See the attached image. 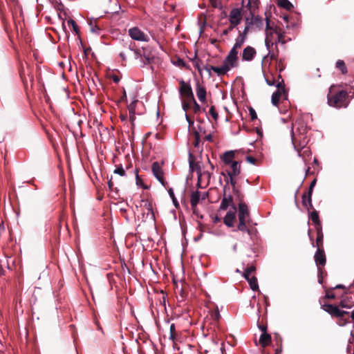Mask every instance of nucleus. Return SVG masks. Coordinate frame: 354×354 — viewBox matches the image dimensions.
Returning <instances> with one entry per match:
<instances>
[{
    "mask_svg": "<svg viewBox=\"0 0 354 354\" xmlns=\"http://www.w3.org/2000/svg\"><path fill=\"white\" fill-rule=\"evenodd\" d=\"M342 84H333L330 86L327 95L329 106L340 109L347 107L349 103L348 93L345 90H339Z\"/></svg>",
    "mask_w": 354,
    "mask_h": 354,
    "instance_id": "1",
    "label": "nucleus"
},
{
    "mask_svg": "<svg viewBox=\"0 0 354 354\" xmlns=\"http://www.w3.org/2000/svg\"><path fill=\"white\" fill-rule=\"evenodd\" d=\"M324 310L330 314L332 317L337 319V324L340 326H344L349 321V313L340 310L338 306L333 304H324L322 306Z\"/></svg>",
    "mask_w": 354,
    "mask_h": 354,
    "instance_id": "2",
    "label": "nucleus"
},
{
    "mask_svg": "<svg viewBox=\"0 0 354 354\" xmlns=\"http://www.w3.org/2000/svg\"><path fill=\"white\" fill-rule=\"evenodd\" d=\"M238 53L239 51L230 50L228 55L225 58L223 64L225 67H227V71L239 66Z\"/></svg>",
    "mask_w": 354,
    "mask_h": 354,
    "instance_id": "3",
    "label": "nucleus"
},
{
    "mask_svg": "<svg viewBox=\"0 0 354 354\" xmlns=\"http://www.w3.org/2000/svg\"><path fill=\"white\" fill-rule=\"evenodd\" d=\"M179 93L183 99H187L189 101H194V96L192 88L189 84L186 83L184 80H180Z\"/></svg>",
    "mask_w": 354,
    "mask_h": 354,
    "instance_id": "4",
    "label": "nucleus"
},
{
    "mask_svg": "<svg viewBox=\"0 0 354 354\" xmlns=\"http://www.w3.org/2000/svg\"><path fill=\"white\" fill-rule=\"evenodd\" d=\"M292 142L296 150L299 148L306 147L308 142L306 134L297 135L294 130H292Z\"/></svg>",
    "mask_w": 354,
    "mask_h": 354,
    "instance_id": "5",
    "label": "nucleus"
},
{
    "mask_svg": "<svg viewBox=\"0 0 354 354\" xmlns=\"http://www.w3.org/2000/svg\"><path fill=\"white\" fill-rule=\"evenodd\" d=\"M265 44L269 50L268 56L271 60H277L279 56V49L277 45V41H273L272 39H265Z\"/></svg>",
    "mask_w": 354,
    "mask_h": 354,
    "instance_id": "6",
    "label": "nucleus"
},
{
    "mask_svg": "<svg viewBox=\"0 0 354 354\" xmlns=\"http://www.w3.org/2000/svg\"><path fill=\"white\" fill-rule=\"evenodd\" d=\"M151 169L157 180L162 184V186L167 188L168 187V183L164 179L163 171L158 162H154L152 164Z\"/></svg>",
    "mask_w": 354,
    "mask_h": 354,
    "instance_id": "7",
    "label": "nucleus"
},
{
    "mask_svg": "<svg viewBox=\"0 0 354 354\" xmlns=\"http://www.w3.org/2000/svg\"><path fill=\"white\" fill-rule=\"evenodd\" d=\"M238 217L239 221L248 222V224L250 222V216L248 206L243 201H241L239 204Z\"/></svg>",
    "mask_w": 354,
    "mask_h": 354,
    "instance_id": "8",
    "label": "nucleus"
},
{
    "mask_svg": "<svg viewBox=\"0 0 354 354\" xmlns=\"http://www.w3.org/2000/svg\"><path fill=\"white\" fill-rule=\"evenodd\" d=\"M131 39L140 41H148L149 37L141 31L138 27H133L128 30Z\"/></svg>",
    "mask_w": 354,
    "mask_h": 354,
    "instance_id": "9",
    "label": "nucleus"
},
{
    "mask_svg": "<svg viewBox=\"0 0 354 354\" xmlns=\"http://www.w3.org/2000/svg\"><path fill=\"white\" fill-rule=\"evenodd\" d=\"M229 189L227 185H225L223 187L224 194L223 198L222 199L220 209L226 210L229 206H232L233 209L236 211V208L233 203V198L231 195H226V189Z\"/></svg>",
    "mask_w": 354,
    "mask_h": 354,
    "instance_id": "10",
    "label": "nucleus"
},
{
    "mask_svg": "<svg viewBox=\"0 0 354 354\" xmlns=\"http://www.w3.org/2000/svg\"><path fill=\"white\" fill-rule=\"evenodd\" d=\"M189 169L192 171H196L198 175V185L201 183V178L202 177V173L201 169V166L199 162H195V157L192 153H189Z\"/></svg>",
    "mask_w": 354,
    "mask_h": 354,
    "instance_id": "11",
    "label": "nucleus"
},
{
    "mask_svg": "<svg viewBox=\"0 0 354 354\" xmlns=\"http://www.w3.org/2000/svg\"><path fill=\"white\" fill-rule=\"evenodd\" d=\"M243 18L242 10L241 8H233L229 15L230 23L238 26Z\"/></svg>",
    "mask_w": 354,
    "mask_h": 354,
    "instance_id": "12",
    "label": "nucleus"
},
{
    "mask_svg": "<svg viewBox=\"0 0 354 354\" xmlns=\"http://www.w3.org/2000/svg\"><path fill=\"white\" fill-rule=\"evenodd\" d=\"M314 259L317 266L324 267L326 265V258L324 248L317 250Z\"/></svg>",
    "mask_w": 354,
    "mask_h": 354,
    "instance_id": "13",
    "label": "nucleus"
},
{
    "mask_svg": "<svg viewBox=\"0 0 354 354\" xmlns=\"http://www.w3.org/2000/svg\"><path fill=\"white\" fill-rule=\"evenodd\" d=\"M257 54L256 50L250 46H248L243 49V53H242V59L243 61H252L254 56Z\"/></svg>",
    "mask_w": 354,
    "mask_h": 354,
    "instance_id": "14",
    "label": "nucleus"
},
{
    "mask_svg": "<svg viewBox=\"0 0 354 354\" xmlns=\"http://www.w3.org/2000/svg\"><path fill=\"white\" fill-rule=\"evenodd\" d=\"M292 130L297 135H302L307 133V126L301 121H296L293 125Z\"/></svg>",
    "mask_w": 354,
    "mask_h": 354,
    "instance_id": "15",
    "label": "nucleus"
},
{
    "mask_svg": "<svg viewBox=\"0 0 354 354\" xmlns=\"http://www.w3.org/2000/svg\"><path fill=\"white\" fill-rule=\"evenodd\" d=\"M196 95L198 98V100L201 102H206V88L201 86L198 82L196 84Z\"/></svg>",
    "mask_w": 354,
    "mask_h": 354,
    "instance_id": "16",
    "label": "nucleus"
},
{
    "mask_svg": "<svg viewBox=\"0 0 354 354\" xmlns=\"http://www.w3.org/2000/svg\"><path fill=\"white\" fill-rule=\"evenodd\" d=\"M266 38L272 39L273 34L274 33L277 34V32H278L277 28H273L272 26H271L270 20L268 17H266Z\"/></svg>",
    "mask_w": 354,
    "mask_h": 354,
    "instance_id": "17",
    "label": "nucleus"
},
{
    "mask_svg": "<svg viewBox=\"0 0 354 354\" xmlns=\"http://www.w3.org/2000/svg\"><path fill=\"white\" fill-rule=\"evenodd\" d=\"M236 211H229L224 217L223 222L227 227H233L236 218Z\"/></svg>",
    "mask_w": 354,
    "mask_h": 354,
    "instance_id": "18",
    "label": "nucleus"
},
{
    "mask_svg": "<svg viewBox=\"0 0 354 354\" xmlns=\"http://www.w3.org/2000/svg\"><path fill=\"white\" fill-rule=\"evenodd\" d=\"M200 201V192L198 191L193 192L191 194L190 204L194 214L196 213V206Z\"/></svg>",
    "mask_w": 354,
    "mask_h": 354,
    "instance_id": "19",
    "label": "nucleus"
},
{
    "mask_svg": "<svg viewBox=\"0 0 354 354\" xmlns=\"http://www.w3.org/2000/svg\"><path fill=\"white\" fill-rule=\"evenodd\" d=\"M231 166V171H227V175L228 176H237L241 173V162L239 161H234L230 165Z\"/></svg>",
    "mask_w": 354,
    "mask_h": 354,
    "instance_id": "20",
    "label": "nucleus"
},
{
    "mask_svg": "<svg viewBox=\"0 0 354 354\" xmlns=\"http://www.w3.org/2000/svg\"><path fill=\"white\" fill-rule=\"evenodd\" d=\"M144 203L143 207L148 211L147 215H150L151 219H155V214L153 210V202L151 200L147 198L146 200H142Z\"/></svg>",
    "mask_w": 354,
    "mask_h": 354,
    "instance_id": "21",
    "label": "nucleus"
},
{
    "mask_svg": "<svg viewBox=\"0 0 354 354\" xmlns=\"http://www.w3.org/2000/svg\"><path fill=\"white\" fill-rule=\"evenodd\" d=\"M272 337L271 335L268 333H262L259 338V344L265 348L267 346L270 345L271 343Z\"/></svg>",
    "mask_w": 354,
    "mask_h": 354,
    "instance_id": "22",
    "label": "nucleus"
},
{
    "mask_svg": "<svg viewBox=\"0 0 354 354\" xmlns=\"http://www.w3.org/2000/svg\"><path fill=\"white\" fill-rule=\"evenodd\" d=\"M309 217L315 225V229H319V227H322L321 221L319 220L318 212L314 209L309 214Z\"/></svg>",
    "mask_w": 354,
    "mask_h": 354,
    "instance_id": "23",
    "label": "nucleus"
},
{
    "mask_svg": "<svg viewBox=\"0 0 354 354\" xmlns=\"http://www.w3.org/2000/svg\"><path fill=\"white\" fill-rule=\"evenodd\" d=\"M316 231L317 235L316 239L317 249L324 248V234L322 227H319V229H317Z\"/></svg>",
    "mask_w": 354,
    "mask_h": 354,
    "instance_id": "24",
    "label": "nucleus"
},
{
    "mask_svg": "<svg viewBox=\"0 0 354 354\" xmlns=\"http://www.w3.org/2000/svg\"><path fill=\"white\" fill-rule=\"evenodd\" d=\"M235 158V152L233 151H228L224 153L223 156V160L225 165H231Z\"/></svg>",
    "mask_w": 354,
    "mask_h": 354,
    "instance_id": "25",
    "label": "nucleus"
},
{
    "mask_svg": "<svg viewBox=\"0 0 354 354\" xmlns=\"http://www.w3.org/2000/svg\"><path fill=\"white\" fill-rule=\"evenodd\" d=\"M142 59L144 64H150L154 62L155 57L143 48Z\"/></svg>",
    "mask_w": 354,
    "mask_h": 354,
    "instance_id": "26",
    "label": "nucleus"
},
{
    "mask_svg": "<svg viewBox=\"0 0 354 354\" xmlns=\"http://www.w3.org/2000/svg\"><path fill=\"white\" fill-rule=\"evenodd\" d=\"M210 69H212L214 72H215L218 76H223L225 74H227V67H225L223 64L221 67L218 66H210Z\"/></svg>",
    "mask_w": 354,
    "mask_h": 354,
    "instance_id": "27",
    "label": "nucleus"
},
{
    "mask_svg": "<svg viewBox=\"0 0 354 354\" xmlns=\"http://www.w3.org/2000/svg\"><path fill=\"white\" fill-rule=\"evenodd\" d=\"M246 39L243 37L238 35L235 40V44H234L233 47L231 50H234L235 51H238L239 48L242 47L243 44L245 43Z\"/></svg>",
    "mask_w": 354,
    "mask_h": 354,
    "instance_id": "28",
    "label": "nucleus"
},
{
    "mask_svg": "<svg viewBox=\"0 0 354 354\" xmlns=\"http://www.w3.org/2000/svg\"><path fill=\"white\" fill-rule=\"evenodd\" d=\"M299 156L302 157L304 161L306 160V158L309 157L311 155V152L308 147H303L302 148H299V150H297Z\"/></svg>",
    "mask_w": 354,
    "mask_h": 354,
    "instance_id": "29",
    "label": "nucleus"
},
{
    "mask_svg": "<svg viewBox=\"0 0 354 354\" xmlns=\"http://www.w3.org/2000/svg\"><path fill=\"white\" fill-rule=\"evenodd\" d=\"M248 24L250 25L254 24L258 28H261L263 26V21L262 17L259 16H253L252 21L250 22L248 21Z\"/></svg>",
    "mask_w": 354,
    "mask_h": 354,
    "instance_id": "30",
    "label": "nucleus"
},
{
    "mask_svg": "<svg viewBox=\"0 0 354 354\" xmlns=\"http://www.w3.org/2000/svg\"><path fill=\"white\" fill-rule=\"evenodd\" d=\"M245 279L249 283L250 288L252 290H257L259 289L257 279L255 276H252L251 277L245 278Z\"/></svg>",
    "mask_w": 354,
    "mask_h": 354,
    "instance_id": "31",
    "label": "nucleus"
},
{
    "mask_svg": "<svg viewBox=\"0 0 354 354\" xmlns=\"http://www.w3.org/2000/svg\"><path fill=\"white\" fill-rule=\"evenodd\" d=\"M301 199L302 205L308 210L309 214L310 210L313 211L315 209L312 204V200L308 202V200L306 199V195L302 196Z\"/></svg>",
    "mask_w": 354,
    "mask_h": 354,
    "instance_id": "32",
    "label": "nucleus"
},
{
    "mask_svg": "<svg viewBox=\"0 0 354 354\" xmlns=\"http://www.w3.org/2000/svg\"><path fill=\"white\" fill-rule=\"evenodd\" d=\"M335 66L341 71L343 75H345L348 73L347 67L343 60L338 59L336 62Z\"/></svg>",
    "mask_w": 354,
    "mask_h": 354,
    "instance_id": "33",
    "label": "nucleus"
},
{
    "mask_svg": "<svg viewBox=\"0 0 354 354\" xmlns=\"http://www.w3.org/2000/svg\"><path fill=\"white\" fill-rule=\"evenodd\" d=\"M278 78L279 79L277 81V84L276 85V86L277 88V91H280L281 93H283V95H286V91L285 89V84H284L283 80L281 78V76L280 75L278 76Z\"/></svg>",
    "mask_w": 354,
    "mask_h": 354,
    "instance_id": "34",
    "label": "nucleus"
},
{
    "mask_svg": "<svg viewBox=\"0 0 354 354\" xmlns=\"http://www.w3.org/2000/svg\"><path fill=\"white\" fill-rule=\"evenodd\" d=\"M282 95H283V93H281L280 91H276L274 93H273L272 95V103L274 106H278Z\"/></svg>",
    "mask_w": 354,
    "mask_h": 354,
    "instance_id": "35",
    "label": "nucleus"
},
{
    "mask_svg": "<svg viewBox=\"0 0 354 354\" xmlns=\"http://www.w3.org/2000/svg\"><path fill=\"white\" fill-rule=\"evenodd\" d=\"M210 317L212 319V321L214 322V324H216L218 322V321L221 318V315H220L218 308H216V309H215L211 312Z\"/></svg>",
    "mask_w": 354,
    "mask_h": 354,
    "instance_id": "36",
    "label": "nucleus"
},
{
    "mask_svg": "<svg viewBox=\"0 0 354 354\" xmlns=\"http://www.w3.org/2000/svg\"><path fill=\"white\" fill-rule=\"evenodd\" d=\"M248 222H243V221H239L238 230L241 232H247L248 234H251L252 231L247 227Z\"/></svg>",
    "mask_w": 354,
    "mask_h": 354,
    "instance_id": "37",
    "label": "nucleus"
},
{
    "mask_svg": "<svg viewBox=\"0 0 354 354\" xmlns=\"http://www.w3.org/2000/svg\"><path fill=\"white\" fill-rule=\"evenodd\" d=\"M279 6L287 10H290L293 8L292 4L288 0H279Z\"/></svg>",
    "mask_w": 354,
    "mask_h": 354,
    "instance_id": "38",
    "label": "nucleus"
},
{
    "mask_svg": "<svg viewBox=\"0 0 354 354\" xmlns=\"http://www.w3.org/2000/svg\"><path fill=\"white\" fill-rule=\"evenodd\" d=\"M135 46H136L135 43L131 41L129 45V49L131 50H133L134 51L135 58L136 59H138V58H142V54H141V53L140 52L139 50L135 49L134 48Z\"/></svg>",
    "mask_w": 354,
    "mask_h": 354,
    "instance_id": "39",
    "label": "nucleus"
},
{
    "mask_svg": "<svg viewBox=\"0 0 354 354\" xmlns=\"http://www.w3.org/2000/svg\"><path fill=\"white\" fill-rule=\"evenodd\" d=\"M347 291H344L342 297L345 299L346 304L350 306V308L354 306V301L353 300V297L351 296H348Z\"/></svg>",
    "mask_w": 354,
    "mask_h": 354,
    "instance_id": "40",
    "label": "nucleus"
},
{
    "mask_svg": "<svg viewBox=\"0 0 354 354\" xmlns=\"http://www.w3.org/2000/svg\"><path fill=\"white\" fill-rule=\"evenodd\" d=\"M255 270H256V267L253 265L248 267L244 272L243 277L245 278L251 277L252 276V274L253 272H254Z\"/></svg>",
    "mask_w": 354,
    "mask_h": 354,
    "instance_id": "41",
    "label": "nucleus"
},
{
    "mask_svg": "<svg viewBox=\"0 0 354 354\" xmlns=\"http://www.w3.org/2000/svg\"><path fill=\"white\" fill-rule=\"evenodd\" d=\"M248 20H249V19L247 18L246 19V25H245L244 30L242 32L239 31V36L243 37L245 39H247V36H248V32L250 30V24H248Z\"/></svg>",
    "mask_w": 354,
    "mask_h": 354,
    "instance_id": "42",
    "label": "nucleus"
},
{
    "mask_svg": "<svg viewBox=\"0 0 354 354\" xmlns=\"http://www.w3.org/2000/svg\"><path fill=\"white\" fill-rule=\"evenodd\" d=\"M193 105V102L189 101L187 99H183L182 107L185 111H187Z\"/></svg>",
    "mask_w": 354,
    "mask_h": 354,
    "instance_id": "43",
    "label": "nucleus"
},
{
    "mask_svg": "<svg viewBox=\"0 0 354 354\" xmlns=\"http://www.w3.org/2000/svg\"><path fill=\"white\" fill-rule=\"evenodd\" d=\"M168 193H169V196L172 199V201H173V203L174 205V206L176 207V208H178L179 207V203L177 201V199L175 197V195H174V191L171 188H169L168 189Z\"/></svg>",
    "mask_w": 354,
    "mask_h": 354,
    "instance_id": "44",
    "label": "nucleus"
},
{
    "mask_svg": "<svg viewBox=\"0 0 354 354\" xmlns=\"http://www.w3.org/2000/svg\"><path fill=\"white\" fill-rule=\"evenodd\" d=\"M169 339L171 340H172L173 342H174L175 339H176V327H175V324H171L170 325V328H169Z\"/></svg>",
    "mask_w": 354,
    "mask_h": 354,
    "instance_id": "45",
    "label": "nucleus"
},
{
    "mask_svg": "<svg viewBox=\"0 0 354 354\" xmlns=\"http://www.w3.org/2000/svg\"><path fill=\"white\" fill-rule=\"evenodd\" d=\"M192 62L194 64V66L197 68L198 73L200 75L202 73V68L201 67V61L196 56L193 59Z\"/></svg>",
    "mask_w": 354,
    "mask_h": 354,
    "instance_id": "46",
    "label": "nucleus"
},
{
    "mask_svg": "<svg viewBox=\"0 0 354 354\" xmlns=\"http://www.w3.org/2000/svg\"><path fill=\"white\" fill-rule=\"evenodd\" d=\"M274 340L276 342V345L278 348H282V338L278 333L274 334Z\"/></svg>",
    "mask_w": 354,
    "mask_h": 354,
    "instance_id": "47",
    "label": "nucleus"
},
{
    "mask_svg": "<svg viewBox=\"0 0 354 354\" xmlns=\"http://www.w3.org/2000/svg\"><path fill=\"white\" fill-rule=\"evenodd\" d=\"M277 39L275 41H277V44L280 43L281 44H285L286 43V40L284 39V32H277Z\"/></svg>",
    "mask_w": 354,
    "mask_h": 354,
    "instance_id": "48",
    "label": "nucleus"
},
{
    "mask_svg": "<svg viewBox=\"0 0 354 354\" xmlns=\"http://www.w3.org/2000/svg\"><path fill=\"white\" fill-rule=\"evenodd\" d=\"M209 114L212 115V117L214 118L215 121H216L218 118V113L216 111V109L214 106H212L209 111Z\"/></svg>",
    "mask_w": 354,
    "mask_h": 354,
    "instance_id": "49",
    "label": "nucleus"
},
{
    "mask_svg": "<svg viewBox=\"0 0 354 354\" xmlns=\"http://www.w3.org/2000/svg\"><path fill=\"white\" fill-rule=\"evenodd\" d=\"M68 25H71L73 29V31L76 34H79V28L76 22L73 19H69L68 20Z\"/></svg>",
    "mask_w": 354,
    "mask_h": 354,
    "instance_id": "50",
    "label": "nucleus"
},
{
    "mask_svg": "<svg viewBox=\"0 0 354 354\" xmlns=\"http://www.w3.org/2000/svg\"><path fill=\"white\" fill-rule=\"evenodd\" d=\"M193 102V111H194V113L197 114L198 113L201 112V108L200 106V105L196 102L195 98L194 99V101Z\"/></svg>",
    "mask_w": 354,
    "mask_h": 354,
    "instance_id": "51",
    "label": "nucleus"
},
{
    "mask_svg": "<svg viewBox=\"0 0 354 354\" xmlns=\"http://www.w3.org/2000/svg\"><path fill=\"white\" fill-rule=\"evenodd\" d=\"M90 26H91V31L92 32H94V33H97L98 34L99 33V31H100V28L98 27L97 25L96 24H94L93 23V21H91L90 24H89Z\"/></svg>",
    "mask_w": 354,
    "mask_h": 354,
    "instance_id": "52",
    "label": "nucleus"
},
{
    "mask_svg": "<svg viewBox=\"0 0 354 354\" xmlns=\"http://www.w3.org/2000/svg\"><path fill=\"white\" fill-rule=\"evenodd\" d=\"M333 288L328 289L326 292V295H325V297L327 298V299H335V295L332 292L333 291Z\"/></svg>",
    "mask_w": 354,
    "mask_h": 354,
    "instance_id": "53",
    "label": "nucleus"
},
{
    "mask_svg": "<svg viewBox=\"0 0 354 354\" xmlns=\"http://www.w3.org/2000/svg\"><path fill=\"white\" fill-rule=\"evenodd\" d=\"M237 26L236 25H233L232 23H230V26L227 28L225 29L223 31V35H228L234 28H236Z\"/></svg>",
    "mask_w": 354,
    "mask_h": 354,
    "instance_id": "54",
    "label": "nucleus"
},
{
    "mask_svg": "<svg viewBox=\"0 0 354 354\" xmlns=\"http://www.w3.org/2000/svg\"><path fill=\"white\" fill-rule=\"evenodd\" d=\"M339 308V307L342 308H350V306L346 304V300L342 297L341 301L339 304L337 306Z\"/></svg>",
    "mask_w": 354,
    "mask_h": 354,
    "instance_id": "55",
    "label": "nucleus"
},
{
    "mask_svg": "<svg viewBox=\"0 0 354 354\" xmlns=\"http://www.w3.org/2000/svg\"><path fill=\"white\" fill-rule=\"evenodd\" d=\"M353 286V284L351 285L348 288H346L345 286L342 284H338L335 287L333 288V289H342L344 290V291H347L348 292H351L350 291L351 288Z\"/></svg>",
    "mask_w": 354,
    "mask_h": 354,
    "instance_id": "56",
    "label": "nucleus"
},
{
    "mask_svg": "<svg viewBox=\"0 0 354 354\" xmlns=\"http://www.w3.org/2000/svg\"><path fill=\"white\" fill-rule=\"evenodd\" d=\"M194 137H195V140L194 142V145L195 147H198L199 145L200 141H201L200 135H199L198 132H197V131L194 132Z\"/></svg>",
    "mask_w": 354,
    "mask_h": 354,
    "instance_id": "57",
    "label": "nucleus"
},
{
    "mask_svg": "<svg viewBox=\"0 0 354 354\" xmlns=\"http://www.w3.org/2000/svg\"><path fill=\"white\" fill-rule=\"evenodd\" d=\"M313 192V189L308 187V192L304 193V194L302 196L306 195V199L308 200V202H310V200H312Z\"/></svg>",
    "mask_w": 354,
    "mask_h": 354,
    "instance_id": "58",
    "label": "nucleus"
},
{
    "mask_svg": "<svg viewBox=\"0 0 354 354\" xmlns=\"http://www.w3.org/2000/svg\"><path fill=\"white\" fill-rule=\"evenodd\" d=\"M245 159H246L247 162H248L249 163L252 164V165H257V162H258L257 158H255L251 156H246Z\"/></svg>",
    "mask_w": 354,
    "mask_h": 354,
    "instance_id": "59",
    "label": "nucleus"
},
{
    "mask_svg": "<svg viewBox=\"0 0 354 354\" xmlns=\"http://www.w3.org/2000/svg\"><path fill=\"white\" fill-rule=\"evenodd\" d=\"M230 177V179H227L226 181H227V184L228 183H230L231 185L232 186V188H234L236 187V180L234 179V177H236L235 176H228Z\"/></svg>",
    "mask_w": 354,
    "mask_h": 354,
    "instance_id": "60",
    "label": "nucleus"
},
{
    "mask_svg": "<svg viewBox=\"0 0 354 354\" xmlns=\"http://www.w3.org/2000/svg\"><path fill=\"white\" fill-rule=\"evenodd\" d=\"M249 112L252 120H254L257 118V113L253 108L250 107L249 109Z\"/></svg>",
    "mask_w": 354,
    "mask_h": 354,
    "instance_id": "61",
    "label": "nucleus"
},
{
    "mask_svg": "<svg viewBox=\"0 0 354 354\" xmlns=\"http://www.w3.org/2000/svg\"><path fill=\"white\" fill-rule=\"evenodd\" d=\"M136 102H137V100H135V101L132 102L128 106V109H129V113H132L133 112H135Z\"/></svg>",
    "mask_w": 354,
    "mask_h": 354,
    "instance_id": "62",
    "label": "nucleus"
},
{
    "mask_svg": "<svg viewBox=\"0 0 354 354\" xmlns=\"http://www.w3.org/2000/svg\"><path fill=\"white\" fill-rule=\"evenodd\" d=\"M114 173L115 174H118L122 176H124L125 175V171L124 169H123L122 166L120 165L119 167H118L115 171H114Z\"/></svg>",
    "mask_w": 354,
    "mask_h": 354,
    "instance_id": "63",
    "label": "nucleus"
},
{
    "mask_svg": "<svg viewBox=\"0 0 354 354\" xmlns=\"http://www.w3.org/2000/svg\"><path fill=\"white\" fill-rule=\"evenodd\" d=\"M210 2L214 8H222L221 3L219 0H210Z\"/></svg>",
    "mask_w": 354,
    "mask_h": 354,
    "instance_id": "64",
    "label": "nucleus"
}]
</instances>
